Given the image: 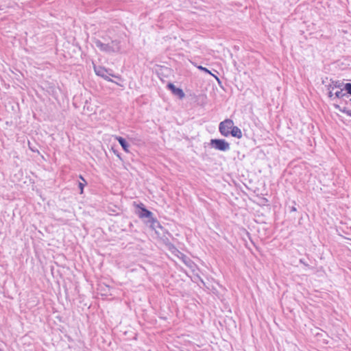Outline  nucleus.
Here are the masks:
<instances>
[{"instance_id": "4468645a", "label": "nucleus", "mask_w": 351, "mask_h": 351, "mask_svg": "<svg viewBox=\"0 0 351 351\" xmlns=\"http://www.w3.org/2000/svg\"><path fill=\"white\" fill-rule=\"evenodd\" d=\"M87 184V182H80L78 183V187L79 189H80V193L82 194L83 193V191H84V186Z\"/></svg>"}, {"instance_id": "7ed1b4c3", "label": "nucleus", "mask_w": 351, "mask_h": 351, "mask_svg": "<svg viewBox=\"0 0 351 351\" xmlns=\"http://www.w3.org/2000/svg\"><path fill=\"white\" fill-rule=\"evenodd\" d=\"M210 145L221 152H227L230 149V143L223 138H212L210 141Z\"/></svg>"}, {"instance_id": "f03ea898", "label": "nucleus", "mask_w": 351, "mask_h": 351, "mask_svg": "<svg viewBox=\"0 0 351 351\" xmlns=\"http://www.w3.org/2000/svg\"><path fill=\"white\" fill-rule=\"evenodd\" d=\"M95 45L101 51L106 53L118 52L120 50V43L117 40H112L110 43H103L100 40L96 39Z\"/></svg>"}, {"instance_id": "f8f14e48", "label": "nucleus", "mask_w": 351, "mask_h": 351, "mask_svg": "<svg viewBox=\"0 0 351 351\" xmlns=\"http://www.w3.org/2000/svg\"><path fill=\"white\" fill-rule=\"evenodd\" d=\"M28 147L33 152H39L38 149L35 146H34L29 141H28Z\"/></svg>"}, {"instance_id": "f3484780", "label": "nucleus", "mask_w": 351, "mask_h": 351, "mask_svg": "<svg viewBox=\"0 0 351 351\" xmlns=\"http://www.w3.org/2000/svg\"><path fill=\"white\" fill-rule=\"evenodd\" d=\"M336 97L340 98L343 97L344 94L342 93V90H338L335 93Z\"/></svg>"}, {"instance_id": "9d476101", "label": "nucleus", "mask_w": 351, "mask_h": 351, "mask_svg": "<svg viewBox=\"0 0 351 351\" xmlns=\"http://www.w3.org/2000/svg\"><path fill=\"white\" fill-rule=\"evenodd\" d=\"M162 241L165 243V245L168 247V249L169 250L172 251V250H176L178 251L176 249V247H175V245L172 243L170 242L169 239L167 237H165L164 235L163 237L162 238Z\"/></svg>"}, {"instance_id": "a211bd4d", "label": "nucleus", "mask_w": 351, "mask_h": 351, "mask_svg": "<svg viewBox=\"0 0 351 351\" xmlns=\"http://www.w3.org/2000/svg\"><path fill=\"white\" fill-rule=\"evenodd\" d=\"M79 178H80V179H81L83 181V182H86V180L84 178V177L82 175H80Z\"/></svg>"}, {"instance_id": "9b49d317", "label": "nucleus", "mask_w": 351, "mask_h": 351, "mask_svg": "<svg viewBox=\"0 0 351 351\" xmlns=\"http://www.w3.org/2000/svg\"><path fill=\"white\" fill-rule=\"evenodd\" d=\"M181 254V258L182 259L183 262L186 264V265H188V263L189 262H191V259L187 257L185 254H182V253H180Z\"/></svg>"}, {"instance_id": "6ab92c4d", "label": "nucleus", "mask_w": 351, "mask_h": 351, "mask_svg": "<svg viewBox=\"0 0 351 351\" xmlns=\"http://www.w3.org/2000/svg\"><path fill=\"white\" fill-rule=\"evenodd\" d=\"M329 97H332L333 96V94L332 93V92H330L329 93Z\"/></svg>"}, {"instance_id": "6e6552de", "label": "nucleus", "mask_w": 351, "mask_h": 351, "mask_svg": "<svg viewBox=\"0 0 351 351\" xmlns=\"http://www.w3.org/2000/svg\"><path fill=\"white\" fill-rule=\"evenodd\" d=\"M116 140L119 142V143L120 144V145L121 146L122 149L125 152H129V147H130V145L129 143L127 142V141L122 136H116Z\"/></svg>"}, {"instance_id": "dca6fc26", "label": "nucleus", "mask_w": 351, "mask_h": 351, "mask_svg": "<svg viewBox=\"0 0 351 351\" xmlns=\"http://www.w3.org/2000/svg\"><path fill=\"white\" fill-rule=\"evenodd\" d=\"M345 89L347 92L351 95V83H347L345 84Z\"/></svg>"}, {"instance_id": "2eb2a0df", "label": "nucleus", "mask_w": 351, "mask_h": 351, "mask_svg": "<svg viewBox=\"0 0 351 351\" xmlns=\"http://www.w3.org/2000/svg\"><path fill=\"white\" fill-rule=\"evenodd\" d=\"M112 151L119 158V160H123V158L121 156V154L117 149H114V147H112Z\"/></svg>"}, {"instance_id": "f257e3e1", "label": "nucleus", "mask_w": 351, "mask_h": 351, "mask_svg": "<svg viewBox=\"0 0 351 351\" xmlns=\"http://www.w3.org/2000/svg\"><path fill=\"white\" fill-rule=\"evenodd\" d=\"M134 205L136 208V214L145 224L147 223V221L150 220L152 222H156L154 219V213L148 210L143 203L136 204V202H134Z\"/></svg>"}, {"instance_id": "0eeeda50", "label": "nucleus", "mask_w": 351, "mask_h": 351, "mask_svg": "<svg viewBox=\"0 0 351 351\" xmlns=\"http://www.w3.org/2000/svg\"><path fill=\"white\" fill-rule=\"evenodd\" d=\"M154 219L156 221V222H152V220L147 221V223H146V225L148 226L152 229L156 231V233L158 234L156 228H160V230H162L163 227L160 225V222L155 217H154Z\"/></svg>"}, {"instance_id": "423d86ee", "label": "nucleus", "mask_w": 351, "mask_h": 351, "mask_svg": "<svg viewBox=\"0 0 351 351\" xmlns=\"http://www.w3.org/2000/svg\"><path fill=\"white\" fill-rule=\"evenodd\" d=\"M167 88L173 95L178 97L180 99H182L185 97V93L183 90L180 88L176 87L173 83L169 82L167 84Z\"/></svg>"}, {"instance_id": "aec40b11", "label": "nucleus", "mask_w": 351, "mask_h": 351, "mask_svg": "<svg viewBox=\"0 0 351 351\" xmlns=\"http://www.w3.org/2000/svg\"><path fill=\"white\" fill-rule=\"evenodd\" d=\"M0 351H3V350H2L1 349H0Z\"/></svg>"}, {"instance_id": "39448f33", "label": "nucleus", "mask_w": 351, "mask_h": 351, "mask_svg": "<svg viewBox=\"0 0 351 351\" xmlns=\"http://www.w3.org/2000/svg\"><path fill=\"white\" fill-rule=\"evenodd\" d=\"M233 125L234 122L230 119H226L221 121L219 125L220 134L225 137L229 136V132L232 130Z\"/></svg>"}, {"instance_id": "20e7f679", "label": "nucleus", "mask_w": 351, "mask_h": 351, "mask_svg": "<svg viewBox=\"0 0 351 351\" xmlns=\"http://www.w3.org/2000/svg\"><path fill=\"white\" fill-rule=\"evenodd\" d=\"M94 71L97 75L101 77L102 78H104L105 80H106L108 82H114V81L110 78L109 75L112 76L115 78H118L119 80L121 79V77L119 75H116L110 73L108 72V69H106L105 67L101 66H94Z\"/></svg>"}, {"instance_id": "1a4fd4ad", "label": "nucleus", "mask_w": 351, "mask_h": 351, "mask_svg": "<svg viewBox=\"0 0 351 351\" xmlns=\"http://www.w3.org/2000/svg\"><path fill=\"white\" fill-rule=\"evenodd\" d=\"M229 136L241 138L242 137V132L239 127L233 125L232 130L229 132Z\"/></svg>"}, {"instance_id": "ddd939ff", "label": "nucleus", "mask_w": 351, "mask_h": 351, "mask_svg": "<svg viewBox=\"0 0 351 351\" xmlns=\"http://www.w3.org/2000/svg\"><path fill=\"white\" fill-rule=\"evenodd\" d=\"M197 68L199 70H200V71H204V73H206L211 74L210 71V70H208V69L207 68H206V67H204V66H202L199 65V66H197Z\"/></svg>"}]
</instances>
